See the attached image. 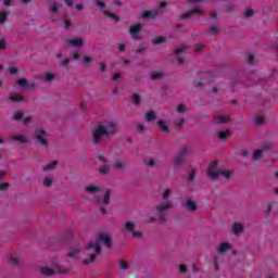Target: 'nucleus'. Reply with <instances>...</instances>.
Here are the masks:
<instances>
[{
	"instance_id": "nucleus-7",
	"label": "nucleus",
	"mask_w": 278,
	"mask_h": 278,
	"mask_svg": "<svg viewBox=\"0 0 278 278\" xmlns=\"http://www.w3.org/2000/svg\"><path fill=\"white\" fill-rule=\"evenodd\" d=\"M96 4L99 5L100 11L103 12V14H105V16H109L113 21H118V15L112 13L111 11L105 10V4L103 1L96 0Z\"/></svg>"
},
{
	"instance_id": "nucleus-60",
	"label": "nucleus",
	"mask_w": 278,
	"mask_h": 278,
	"mask_svg": "<svg viewBox=\"0 0 278 278\" xmlns=\"http://www.w3.org/2000/svg\"><path fill=\"white\" fill-rule=\"evenodd\" d=\"M70 62H71V59H65V60H62V61H61V64H62L63 66H66V64H70Z\"/></svg>"
},
{
	"instance_id": "nucleus-17",
	"label": "nucleus",
	"mask_w": 278,
	"mask_h": 278,
	"mask_svg": "<svg viewBox=\"0 0 278 278\" xmlns=\"http://www.w3.org/2000/svg\"><path fill=\"white\" fill-rule=\"evenodd\" d=\"M242 229H243L242 224L235 223V225H233V233H235V236H238L239 233H242Z\"/></svg>"
},
{
	"instance_id": "nucleus-45",
	"label": "nucleus",
	"mask_w": 278,
	"mask_h": 278,
	"mask_svg": "<svg viewBox=\"0 0 278 278\" xmlns=\"http://www.w3.org/2000/svg\"><path fill=\"white\" fill-rule=\"evenodd\" d=\"M177 112H178L179 114L186 112V105H184V104L178 105Z\"/></svg>"
},
{
	"instance_id": "nucleus-52",
	"label": "nucleus",
	"mask_w": 278,
	"mask_h": 278,
	"mask_svg": "<svg viewBox=\"0 0 278 278\" xmlns=\"http://www.w3.org/2000/svg\"><path fill=\"white\" fill-rule=\"evenodd\" d=\"M147 166H148L149 168L155 166V161H154V160H150V161L147 163Z\"/></svg>"
},
{
	"instance_id": "nucleus-34",
	"label": "nucleus",
	"mask_w": 278,
	"mask_h": 278,
	"mask_svg": "<svg viewBox=\"0 0 278 278\" xmlns=\"http://www.w3.org/2000/svg\"><path fill=\"white\" fill-rule=\"evenodd\" d=\"M263 152L264 150H256L253 154V160H260V157H262Z\"/></svg>"
},
{
	"instance_id": "nucleus-54",
	"label": "nucleus",
	"mask_w": 278,
	"mask_h": 278,
	"mask_svg": "<svg viewBox=\"0 0 278 278\" xmlns=\"http://www.w3.org/2000/svg\"><path fill=\"white\" fill-rule=\"evenodd\" d=\"M267 149H270V142H265L263 144V151H267Z\"/></svg>"
},
{
	"instance_id": "nucleus-55",
	"label": "nucleus",
	"mask_w": 278,
	"mask_h": 278,
	"mask_svg": "<svg viewBox=\"0 0 278 278\" xmlns=\"http://www.w3.org/2000/svg\"><path fill=\"white\" fill-rule=\"evenodd\" d=\"M113 81H116L117 79H121V73H116L112 77Z\"/></svg>"
},
{
	"instance_id": "nucleus-48",
	"label": "nucleus",
	"mask_w": 278,
	"mask_h": 278,
	"mask_svg": "<svg viewBox=\"0 0 278 278\" xmlns=\"http://www.w3.org/2000/svg\"><path fill=\"white\" fill-rule=\"evenodd\" d=\"M9 73H11V75H16V73H18V68H16V67H10V68H9Z\"/></svg>"
},
{
	"instance_id": "nucleus-4",
	"label": "nucleus",
	"mask_w": 278,
	"mask_h": 278,
	"mask_svg": "<svg viewBox=\"0 0 278 278\" xmlns=\"http://www.w3.org/2000/svg\"><path fill=\"white\" fill-rule=\"evenodd\" d=\"M218 162L213 161L207 169V175L212 181H218V177H225L226 179H229L231 177V172L227 169H217Z\"/></svg>"
},
{
	"instance_id": "nucleus-22",
	"label": "nucleus",
	"mask_w": 278,
	"mask_h": 278,
	"mask_svg": "<svg viewBox=\"0 0 278 278\" xmlns=\"http://www.w3.org/2000/svg\"><path fill=\"white\" fill-rule=\"evenodd\" d=\"M163 42H166V38L165 37H156L154 39H152V45H163Z\"/></svg>"
},
{
	"instance_id": "nucleus-28",
	"label": "nucleus",
	"mask_w": 278,
	"mask_h": 278,
	"mask_svg": "<svg viewBox=\"0 0 278 278\" xmlns=\"http://www.w3.org/2000/svg\"><path fill=\"white\" fill-rule=\"evenodd\" d=\"M186 49H188V46L181 45L180 47L177 48V50L175 51V54L181 55V53H184L186 51Z\"/></svg>"
},
{
	"instance_id": "nucleus-6",
	"label": "nucleus",
	"mask_w": 278,
	"mask_h": 278,
	"mask_svg": "<svg viewBox=\"0 0 278 278\" xmlns=\"http://www.w3.org/2000/svg\"><path fill=\"white\" fill-rule=\"evenodd\" d=\"M190 153V147L188 146H184L180 149V152L174 157V166L175 168L181 166V163L184 162V159L186 157V155H188Z\"/></svg>"
},
{
	"instance_id": "nucleus-21",
	"label": "nucleus",
	"mask_w": 278,
	"mask_h": 278,
	"mask_svg": "<svg viewBox=\"0 0 278 278\" xmlns=\"http://www.w3.org/2000/svg\"><path fill=\"white\" fill-rule=\"evenodd\" d=\"M156 116L155 113L153 111H150L148 113H146V121L148 123H151V121H155Z\"/></svg>"
},
{
	"instance_id": "nucleus-30",
	"label": "nucleus",
	"mask_w": 278,
	"mask_h": 278,
	"mask_svg": "<svg viewBox=\"0 0 278 278\" xmlns=\"http://www.w3.org/2000/svg\"><path fill=\"white\" fill-rule=\"evenodd\" d=\"M11 101H14L15 103H18V101H23V96L15 93L11 96Z\"/></svg>"
},
{
	"instance_id": "nucleus-59",
	"label": "nucleus",
	"mask_w": 278,
	"mask_h": 278,
	"mask_svg": "<svg viewBox=\"0 0 278 278\" xmlns=\"http://www.w3.org/2000/svg\"><path fill=\"white\" fill-rule=\"evenodd\" d=\"M3 49H5V41L0 40V51H3Z\"/></svg>"
},
{
	"instance_id": "nucleus-3",
	"label": "nucleus",
	"mask_w": 278,
	"mask_h": 278,
	"mask_svg": "<svg viewBox=\"0 0 278 278\" xmlns=\"http://www.w3.org/2000/svg\"><path fill=\"white\" fill-rule=\"evenodd\" d=\"M86 190L87 192H91V194L94 195L96 201H98V203H103L104 205H108V203H110V197H112V190L110 189L106 190L103 198L100 197L101 194H103V191L99 186L89 185L86 187Z\"/></svg>"
},
{
	"instance_id": "nucleus-18",
	"label": "nucleus",
	"mask_w": 278,
	"mask_h": 278,
	"mask_svg": "<svg viewBox=\"0 0 278 278\" xmlns=\"http://www.w3.org/2000/svg\"><path fill=\"white\" fill-rule=\"evenodd\" d=\"M58 166V161H53L52 163L48 164L42 168L43 173H47L48 170H53Z\"/></svg>"
},
{
	"instance_id": "nucleus-42",
	"label": "nucleus",
	"mask_w": 278,
	"mask_h": 278,
	"mask_svg": "<svg viewBox=\"0 0 278 278\" xmlns=\"http://www.w3.org/2000/svg\"><path fill=\"white\" fill-rule=\"evenodd\" d=\"M16 84H17L18 86H27V79L21 78V79H18V80L16 81Z\"/></svg>"
},
{
	"instance_id": "nucleus-10",
	"label": "nucleus",
	"mask_w": 278,
	"mask_h": 278,
	"mask_svg": "<svg viewBox=\"0 0 278 278\" xmlns=\"http://www.w3.org/2000/svg\"><path fill=\"white\" fill-rule=\"evenodd\" d=\"M45 132L43 130H36L35 131V138L37 139V142L41 144L42 147H47V139H45Z\"/></svg>"
},
{
	"instance_id": "nucleus-26",
	"label": "nucleus",
	"mask_w": 278,
	"mask_h": 278,
	"mask_svg": "<svg viewBox=\"0 0 278 278\" xmlns=\"http://www.w3.org/2000/svg\"><path fill=\"white\" fill-rule=\"evenodd\" d=\"M79 249H80V247H79V244H77L74 250H72L70 253H67V257H75V255H77V253H79Z\"/></svg>"
},
{
	"instance_id": "nucleus-12",
	"label": "nucleus",
	"mask_w": 278,
	"mask_h": 278,
	"mask_svg": "<svg viewBox=\"0 0 278 278\" xmlns=\"http://www.w3.org/2000/svg\"><path fill=\"white\" fill-rule=\"evenodd\" d=\"M215 125H225V123H229V116L227 115H217L214 117Z\"/></svg>"
},
{
	"instance_id": "nucleus-64",
	"label": "nucleus",
	"mask_w": 278,
	"mask_h": 278,
	"mask_svg": "<svg viewBox=\"0 0 278 278\" xmlns=\"http://www.w3.org/2000/svg\"><path fill=\"white\" fill-rule=\"evenodd\" d=\"M64 27L65 29H68V27H71V23L68 22V20L65 21Z\"/></svg>"
},
{
	"instance_id": "nucleus-11",
	"label": "nucleus",
	"mask_w": 278,
	"mask_h": 278,
	"mask_svg": "<svg viewBox=\"0 0 278 278\" xmlns=\"http://www.w3.org/2000/svg\"><path fill=\"white\" fill-rule=\"evenodd\" d=\"M142 29V25L141 24H136L130 26V35L135 40H138V34H140V30Z\"/></svg>"
},
{
	"instance_id": "nucleus-57",
	"label": "nucleus",
	"mask_w": 278,
	"mask_h": 278,
	"mask_svg": "<svg viewBox=\"0 0 278 278\" xmlns=\"http://www.w3.org/2000/svg\"><path fill=\"white\" fill-rule=\"evenodd\" d=\"M269 212H273V204L267 205V210L265 211V214L268 215Z\"/></svg>"
},
{
	"instance_id": "nucleus-51",
	"label": "nucleus",
	"mask_w": 278,
	"mask_h": 278,
	"mask_svg": "<svg viewBox=\"0 0 278 278\" xmlns=\"http://www.w3.org/2000/svg\"><path fill=\"white\" fill-rule=\"evenodd\" d=\"M179 271L180 273H188V267H186V265H180Z\"/></svg>"
},
{
	"instance_id": "nucleus-58",
	"label": "nucleus",
	"mask_w": 278,
	"mask_h": 278,
	"mask_svg": "<svg viewBox=\"0 0 278 278\" xmlns=\"http://www.w3.org/2000/svg\"><path fill=\"white\" fill-rule=\"evenodd\" d=\"M105 68H106L105 62H101L100 63V71L103 73V71H105Z\"/></svg>"
},
{
	"instance_id": "nucleus-39",
	"label": "nucleus",
	"mask_w": 278,
	"mask_h": 278,
	"mask_svg": "<svg viewBox=\"0 0 278 278\" xmlns=\"http://www.w3.org/2000/svg\"><path fill=\"white\" fill-rule=\"evenodd\" d=\"M162 197L164 201H167L168 197H170V189H165Z\"/></svg>"
},
{
	"instance_id": "nucleus-14",
	"label": "nucleus",
	"mask_w": 278,
	"mask_h": 278,
	"mask_svg": "<svg viewBox=\"0 0 278 278\" xmlns=\"http://www.w3.org/2000/svg\"><path fill=\"white\" fill-rule=\"evenodd\" d=\"M201 9L195 7L192 11H189L181 15V18H190V16H194V14H201Z\"/></svg>"
},
{
	"instance_id": "nucleus-1",
	"label": "nucleus",
	"mask_w": 278,
	"mask_h": 278,
	"mask_svg": "<svg viewBox=\"0 0 278 278\" xmlns=\"http://www.w3.org/2000/svg\"><path fill=\"white\" fill-rule=\"evenodd\" d=\"M101 244L112 249V237L108 233H100L96 239V242H89L87 247V252L90 254L89 258L84 260V264H92L97 260V255L101 253Z\"/></svg>"
},
{
	"instance_id": "nucleus-41",
	"label": "nucleus",
	"mask_w": 278,
	"mask_h": 278,
	"mask_svg": "<svg viewBox=\"0 0 278 278\" xmlns=\"http://www.w3.org/2000/svg\"><path fill=\"white\" fill-rule=\"evenodd\" d=\"M10 263L12 264V266H16L18 264V257L11 256Z\"/></svg>"
},
{
	"instance_id": "nucleus-27",
	"label": "nucleus",
	"mask_w": 278,
	"mask_h": 278,
	"mask_svg": "<svg viewBox=\"0 0 278 278\" xmlns=\"http://www.w3.org/2000/svg\"><path fill=\"white\" fill-rule=\"evenodd\" d=\"M53 79H55V74L48 72L45 75V81H53Z\"/></svg>"
},
{
	"instance_id": "nucleus-62",
	"label": "nucleus",
	"mask_w": 278,
	"mask_h": 278,
	"mask_svg": "<svg viewBox=\"0 0 278 278\" xmlns=\"http://www.w3.org/2000/svg\"><path fill=\"white\" fill-rule=\"evenodd\" d=\"M67 8H73V0H64Z\"/></svg>"
},
{
	"instance_id": "nucleus-31",
	"label": "nucleus",
	"mask_w": 278,
	"mask_h": 278,
	"mask_svg": "<svg viewBox=\"0 0 278 278\" xmlns=\"http://www.w3.org/2000/svg\"><path fill=\"white\" fill-rule=\"evenodd\" d=\"M132 103L135 105H139L140 104V94H138V93H134L132 94Z\"/></svg>"
},
{
	"instance_id": "nucleus-35",
	"label": "nucleus",
	"mask_w": 278,
	"mask_h": 278,
	"mask_svg": "<svg viewBox=\"0 0 278 278\" xmlns=\"http://www.w3.org/2000/svg\"><path fill=\"white\" fill-rule=\"evenodd\" d=\"M60 10H62V4H53L52 7H51V12L52 13H55V12H60Z\"/></svg>"
},
{
	"instance_id": "nucleus-2",
	"label": "nucleus",
	"mask_w": 278,
	"mask_h": 278,
	"mask_svg": "<svg viewBox=\"0 0 278 278\" xmlns=\"http://www.w3.org/2000/svg\"><path fill=\"white\" fill-rule=\"evenodd\" d=\"M116 134V124L108 123L105 125L99 126L93 132V144H97L101 138H110Z\"/></svg>"
},
{
	"instance_id": "nucleus-46",
	"label": "nucleus",
	"mask_w": 278,
	"mask_h": 278,
	"mask_svg": "<svg viewBox=\"0 0 278 278\" xmlns=\"http://www.w3.org/2000/svg\"><path fill=\"white\" fill-rule=\"evenodd\" d=\"M253 14H255V12H253V10H251V9L245 11L247 18H251V16H253Z\"/></svg>"
},
{
	"instance_id": "nucleus-38",
	"label": "nucleus",
	"mask_w": 278,
	"mask_h": 278,
	"mask_svg": "<svg viewBox=\"0 0 278 278\" xmlns=\"http://www.w3.org/2000/svg\"><path fill=\"white\" fill-rule=\"evenodd\" d=\"M255 125H262L264 123V117L262 115H258L255 119H254Z\"/></svg>"
},
{
	"instance_id": "nucleus-8",
	"label": "nucleus",
	"mask_w": 278,
	"mask_h": 278,
	"mask_svg": "<svg viewBox=\"0 0 278 278\" xmlns=\"http://www.w3.org/2000/svg\"><path fill=\"white\" fill-rule=\"evenodd\" d=\"M41 273L42 275H45V277H53V275H55V273H60L61 275H64V273H66V270H62V269H52L49 267H42L41 268Z\"/></svg>"
},
{
	"instance_id": "nucleus-43",
	"label": "nucleus",
	"mask_w": 278,
	"mask_h": 278,
	"mask_svg": "<svg viewBox=\"0 0 278 278\" xmlns=\"http://www.w3.org/2000/svg\"><path fill=\"white\" fill-rule=\"evenodd\" d=\"M51 184H53V180H51V178H46L43 180V186H46L47 188H49V186H51Z\"/></svg>"
},
{
	"instance_id": "nucleus-47",
	"label": "nucleus",
	"mask_w": 278,
	"mask_h": 278,
	"mask_svg": "<svg viewBox=\"0 0 278 278\" xmlns=\"http://www.w3.org/2000/svg\"><path fill=\"white\" fill-rule=\"evenodd\" d=\"M113 166H114V168H118L119 170L123 169V163H121V162H115V163L113 164Z\"/></svg>"
},
{
	"instance_id": "nucleus-36",
	"label": "nucleus",
	"mask_w": 278,
	"mask_h": 278,
	"mask_svg": "<svg viewBox=\"0 0 278 278\" xmlns=\"http://www.w3.org/2000/svg\"><path fill=\"white\" fill-rule=\"evenodd\" d=\"M195 177H197V172L191 170L189 173V177H188L187 181H194Z\"/></svg>"
},
{
	"instance_id": "nucleus-56",
	"label": "nucleus",
	"mask_w": 278,
	"mask_h": 278,
	"mask_svg": "<svg viewBox=\"0 0 278 278\" xmlns=\"http://www.w3.org/2000/svg\"><path fill=\"white\" fill-rule=\"evenodd\" d=\"M83 62H84V64H88V63L92 62V59L90 56H85Z\"/></svg>"
},
{
	"instance_id": "nucleus-44",
	"label": "nucleus",
	"mask_w": 278,
	"mask_h": 278,
	"mask_svg": "<svg viewBox=\"0 0 278 278\" xmlns=\"http://www.w3.org/2000/svg\"><path fill=\"white\" fill-rule=\"evenodd\" d=\"M9 186H10V185H9L8 182H1V184H0V190H1V191L8 190Z\"/></svg>"
},
{
	"instance_id": "nucleus-13",
	"label": "nucleus",
	"mask_w": 278,
	"mask_h": 278,
	"mask_svg": "<svg viewBox=\"0 0 278 278\" xmlns=\"http://www.w3.org/2000/svg\"><path fill=\"white\" fill-rule=\"evenodd\" d=\"M10 140H15L16 142L26 143V142H29V137L25 135L12 136L10 137Z\"/></svg>"
},
{
	"instance_id": "nucleus-63",
	"label": "nucleus",
	"mask_w": 278,
	"mask_h": 278,
	"mask_svg": "<svg viewBox=\"0 0 278 278\" xmlns=\"http://www.w3.org/2000/svg\"><path fill=\"white\" fill-rule=\"evenodd\" d=\"M194 86H203V80L202 79L195 80Z\"/></svg>"
},
{
	"instance_id": "nucleus-53",
	"label": "nucleus",
	"mask_w": 278,
	"mask_h": 278,
	"mask_svg": "<svg viewBox=\"0 0 278 278\" xmlns=\"http://www.w3.org/2000/svg\"><path fill=\"white\" fill-rule=\"evenodd\" d=\"M29 123H31V117L27 116L24 118V125H29Z\"/></svg>"
},
{
	"instance_id": "nucleus-25",
	"label": "nucleus",
	"mask_w": 278,
	"mask_h": 278,
	"mask_svg": "<svg viewBox=\"0 0 278 278\" xmlns=\"http://www.w3.org/2000/svg\"><path fill=\"white\" fill-rule=\"evenodd\" d=\"M231 136V132L229 130L220 131L219 132V140H227Z\"/></svg>"
},
{
	"instance_id": "nucleus-9",
	"label": "nucleus",
	"mask_w": 278,
	"mask_h": 278,
	"mask_svg": "<svg viewBox=\"0 0 278 278\" xmlns=\"http://www.w3.org/2000/svg\"><path fill=\"white\" fill-rule=\"evenodd\" d=\"M184 205H185L186 210H188V212H197V210H198L197 202H194V200H192L191 198H188L184 202Z\"/></svg>"
},
{
	"instance_id": "nucleus-50",
	"label": "nucleus",
	"mask_w": 278,
	"mask_h": 278,
	"mask_svg": "<svg viewBox=\"0 0 278 278\" xmlns=\"http://www.w3.org/2000/svg\"><path fill=\"white\" fill-rule=\"evenodd\" d=\"M253 60H254L253 54H249L247 59L248 64H253Z\"/></svg>"
},
{
	"instance_id": "nucleus-5",
	"label": "nucleus",
	"mask_w": 278,
	"mask_h": 278,
	"mask_svg": "<svg viewBox=\"0 0 278 278\" xmlns=\"http://www.w3.org/2000/svg\"><path fill=\"white\" fill-rule=\"evenodd\" d=\"M170 207H173V202L170 201L162 202L155 206L161 223H166V216H168V210H170Z\"/></svg>"
},
{
	"instance_id": "nucleus-49",
	"label": "nucleus",
	"mask_w": 278,
	"mask_h": 278,
	"mask_svg": "<svg viewBox=\"0 0 278 278\" xmlns=\"http://www.w3.org/2000/svg\"><path fill=\"white\" fill-rule=\"evenodd\" d=\"M132 236L134 238H142V232L134 230Z\"/></svg>"
},
{
	"instance_id": "nucleus-23",
	"label": "nucleus",
	"mask_w": 278,
	"mask_h": 278,
	"mask_svg": "<svg viewBox=\"0 0 278 278\" xmlns=\"http://www.w3.org/2000/svg\"><path fill=\"white\" fill-rule=\"evenodd\" d=\"M141 16L142 18H151V16H157V13L153 11H143Z\"/></svg>"
},
{
	"instance_id": "nucleus-24",
	"label": "nucleus",
	"mask_w": 278,
	"mask_h": 278,
	"mask_svg": "<svg viewBox=\"0 0 278 278\" xmlns=\"http://www.w3.org/2000/svg\"><path fill=\"white\" fill-rule=\"evenodd\" d=\"M231 249V245L229 243H220L219 245V253H225Z\"/></svg>"
},
{
	"instance_id": "nucleus-61",
	"label": "nucleus",
	"mask_w": 278,
	"mask_h": 278,
	"mask_svg": "<svg viewBox=\"0 0 278 278\" xmlns=\"http://www.w3.org/2000/svg\"><path fill=\"white\" fill-rule=\"evenodd\" d=\"M194 51L195 53H200V51H203V46H195Z\"/></svg>"
},
{
	"instance_id": "nucleus-32",
	"label": "nucleus",
	"mask_w": 278,
	"mask_h": 278,
	"mask_svg": "<svg viewBox=\"0 0 278 278\" xmlns=\"http://www.w3.org/2000/svg\"><path fill=\"white\" fill-rule=\"evenodd\" d=\"M5 21H8V12H2L0 13V24L5 23Z\"/></svg>"
},
{
	"instance_id": "nucleus-37",
	"label": "nucleus",
	"mask_w": 278,
	"mask_h": 278,
	"mask_svg": "<svg viewBox=\"0 0 278 278\" xmlns=\"http://www.w3.org/2000/svg\"><path fill=\"white\" fill-rule=\"evenodd\" d=\"M119 268H122V270H127V268H129V264L125 261H121Z\"/></svg>"
},
{
	"instance_id": "nucleus-20",
	"label": "nucleus",
	"mask_w": 278,
	"mask_h": 278,
	"mask_svg": "<svg viewBox=\"0 0 278 278\" xmlns=\"http://www.w3.org/2000/svg\"><path fill=\"white\" fill-rule=\"evenodd\" d=\"M125 229H127V231H130V233H134V231H136V225H134V223L131 222H126Z\"/></svg>"
},
{
	"instance_id": "nucleus-16",
	"label": "nucleus",
	"mask_w": 278,
	"mask_h": 278,
	"mask_svg": "<svg viewBox=\"0 0 278 278\" xmlns=\"http://www.w3.org/2000/svg\"><path fill=\"white\" fill-rule=\"evenodd\" d=\"M68 43L73 45L74 47H81L84 45V39L81 38L71 39Z\"/></svg>"
},
{
	"instance_id": "nucleus-29",
	"label": "nucleus",
	"mask_w": 278,
	"mask_h": 278,
	"mask_svg": "<svg viewBox=\"0 0 278 278\" xmlns=\"http://www.w3.org/2000/svg\"><path fill=\"white\" fill-rule=\"evenodd\" d=\"M100 173L101 175H109L110 174V166L109 165H103L102 167H100Z\"/></svg>"
},
{
	"instance_id": "nucleus-40",
	"label": "nucleus",
	"mask_w": 278,
	"mask_h": 278,
	"mask_svg": "<svg viewBox=\"0 0 278 278\" xmlns=\"http://www.w3.org/2000/svg\"><path fill=\"white\" fill-rule=\"evenodd\" d=\"M15 121H22L23 119V112H16L13 116Z\"/></svg>"
},
{
	"instance_id": "nucleus-33",
	"label": "nucleus",
	"mask_w": 278,
	"mask_h": 278,
	"mask_svg": "<svg viewBox=\"0 0 278 278\" xmlns=\"http://www.w3.org/2000/svg\"><path fill=\"white\" fill-rule=\"evenodd\" d=\"M207 33H208L211 36H216V34H218V27L212 26L211 29L207 30Z\"/></svg>"
},
{
	"instance_id": "nucleus-19",
	"label": "nucleus",
	"mask_w": 278,
	"mask_h": 278,
	"mask_svg": "<svg viewBox=\"0 0 278 278\" xmlns=\"http://www.w3.org/2000/svg\"><path fill=\"white\" fill-rule=\"evenodd\" d=\"M162 77H164V73H162V72H153L151 74V80L152 81H155L157 79H162Z\"/></svg>"
},
{
	"instance_id": "nucleus-15",
	"label": "nucleus",
	"mask_w": 278,
	"mask_h": 278,
	"mask_svg": "<svg viewBox=\"0 0 278 278\" xmlns=\"http://www.w3.org/2000/svg\"><path fill=\"white\" fill-rule=\"evenodd\" d=\"M157 126L160 127L161 131H163V134H168V126L166 125V122L159 121Z\"/></svg>"
}]
</instances>
